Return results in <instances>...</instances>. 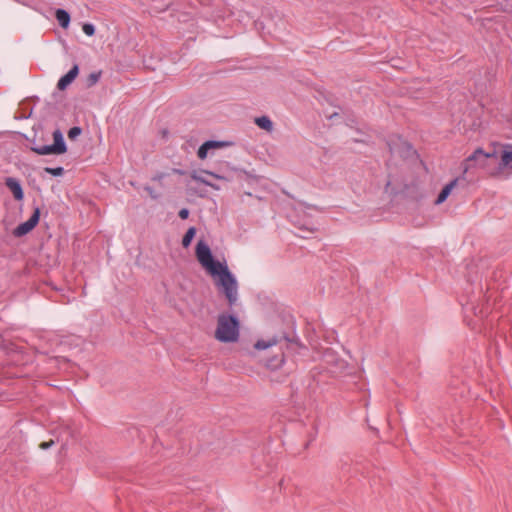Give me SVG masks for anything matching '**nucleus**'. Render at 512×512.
Segmentation results:
<instances>
[{"label": "nucleus", "instance_id": "obj_1", "mask_svg": "<svg viewBox=\"0 0 512 512\" xmlns=\"http://www.w3.org/2000/svg\"><path fill=\"white\" fill-rule=\"evenodd\" d=\"M195 255L200 265L214 279L225 295L230 307L236 305L238 301V283L236 277L229 270L226 261L214 259L209 245L199 240L196 245Z\"/></svg>", "mask_w": 512, "mask_h": 512}, {"label": "nucleus", "instance_id": "obj_2", "mask_svg": "<svg viewBox=\"0 0 512 512\" xmlns=\"http://www.w3.org/2000/svg\"><path fill=\"white\" fill-rule=\"evenodd\" d=\"M240 323L235 315L220 314L217 320L215 338L223 343L236 342L239 338Z\"/></svg>", "mask_w": 512, "mask_h": 512}, {"label": "nucleus", "instance_id": "obj_3", "mask_svg": "<svg viewBox=\"0 0 512 512\" xmlns=\"http://www.w3.org/2000/svg\"><path fill=\"white\" fill-rule=\"evenodd\" d=\"M54 143L51 145L33 146L31 150L38 155L63 154L67 151V146L63 134L59 129L53 132Z\"/></svg>", "mask_w": 512, "mask_h": 512}, {"label": "nucleus", "instance_id": "obj_4", "mask_svg": "<svg viewBox=\"0 0 512 512\" xmlns=\"http://www.w3.org/2000/svg\"><path fill=\"white\" fill-rule=\"evenodd\" d=\"M39 219H40V209L39 208H35L34 212L30 216V218L27 221L19 224L14 229V231H13L14 236L22 237V236L28 234L38 224Z\"/></svg>", "mask_w": 512, "mask_h": 512}, {"label": "nucleus", "instance_id": "obj_5", "mask_svg": "<svg viewBox=\"0 0 512 512\" xmlns=\"http://www.w3.org/2000/svg\"><path fill=\"white\" fill-rule=\"evenodd\" d=\"M489 158H497V151L493 149L492 151H484L482 148H477L470 156H468L465 160L464 173H466L469 169L467 163L471 161H479L480 159H489Z\"/></svg>", "mask_w": 512, "mask_h": 512}, {"label": "nucleus", "instance_id": "obj_6", "mask_svg": "<svg viewBox=\"0 0 512 512\" xmlns=\"http://www.w3.org/2000/svg\"><path fill=\"white\" fill-rule=\"evenodd\" d=\"M78 74L79 66L78 64H74L72 68L58 80L57 88L59 90H65L76 79Z\"/></svg>", "mask_w": 512, "mask_h": 512}, {"label": "nucleus", "instance_id": "obj_7", "mask_svg": "<svg viewBox=\"0 0 512 512\" xmlns=\"http://www.w3.org/2000/svg\"><path fill=\"white\" fill-rule=\"evenodd\" d=\"M458 182V178L453 179L448 184H446L441 192L438 194L437 199L435 200V204L439 205L446 201V199L451 194L452 190L456 187Z\"/></svg>", "mask_w": 512, "mask_h": 512}, {"label": "nucleus", "instance_id": "obj_8", "mask_svg": "<svg viewBox=\"0 0 512 512\" xmlns=\"http://www.w3.org/2000/svg\"><path fill=\"white\" fill-rule=\"evenodd\" d=\"M502 148L500 166L512 169V144H504Z\"/></svg>", "mask_w": 512, "mask_h": 512}, {"label": "nucleus", "instance_id": "obj_9", "mask_svg": "<svg viewBox=\"0 0 512 512\" xmlns=\"http://www.w3.org/2000/svg\"><path fill=\"white\" fill-rule=\"evenodd\" d=\"M6 185L9 187L16 200H22L24 197L23 189L19 181L14 178H7Z\"/></svg>", "mask_w": 512, "mask_h": 512}, {"label": "nucleus", "instance_id": "obj_10", "mask_svg": "<svg viewBox=\"0 0 512 512\" xmlns=\"http://www.w3.org/2000/svg\"><path fill=\"white\" fill-rule=\"evenodd\" d=\"M56 19L62 28H67L70 24V14L64 9H57L55 13Z\"/></svg>", "mask_w": 512, "mask_h": 512}, {"label": "nucleus", "instance_id": "obj_11", "mask_svg": "<svg viewBox=\"0 0 512 512\" xmlns=\"http://www.w3.org/2000/svg\"><path fill=\"white\" fill-rule=\"evenodd\" d=\"M255 123L259 128L267 132H271L273 130V122L268 116L257 117L255 119Z\"/></svg>", "mask_w": 512, "mask_h": 512}, {"label": "nucleus", "instance_id": "obj_12", "mask_svg": "<svg viewBox=\"0 0 512 512\" xmlns=\"http://www.w3.org/2000/svg\"><path fill=\"white\" fill-rule=\"evenodd\" d=\"M196 234V228L190 227L182 238V245L184 248H188Z\"/></svg>", "mask_w": 512, "mask_h": 512}, {"label": "nucleus", "instance_id": "obj_13", "mask_svg": "<svg viewBox=\"0 0 512 512\" xmlns=\"http://www.w3.org/2000/svg\"><path fill=\"white\" fill-rule=\"evenodd\" d=\"M278 343V340L277 338H272L270 340H258L254 347L257 349V350H264V349H267L269 347H272L274 345H276Z\"/></svg>", "mask_w": 512, "mask_h": 512}, {"label": "nucleus", "instance_id": "obj_14", "mask_svg": "<svg viewBox=\"0 0 512 512\" xmlns=\"http://www.w3.org/2000/svg\"><path fill=\"white\" fill-rule=\"evenodd\" d=\"M101 75H102V72L100 70L91 72L86 78V86L88 88H90V87H93L94 85H96L98 83V81L100 80Z\"/></svg>", "mask_w": 512, "mask_h": 512}, {"label": "nucleus", "instance_id": "obj_15", "mask_svg": "<svg viewBox=\"0 0 512 512\" xmlns=\"http://www.w3.org/2000/svg\"><path fill=\"white\" fill-rule=\"evenodd\" d=\"M284 356L280 354L267 361V366L272 369L281 367L284 364Z\"/></svg>", "mask_w": 512, "mask_h": 512}, {"label": "nucleus", "instance_id": "obj_16", "mask_svg": "<svg viewBox=\"0 0 512 512\" xmlns=\"http://www.w3.org/2000/svg\"><path fill=\"white\" fill-rule=\"evenodd\" d=\"M470 309L473 311L474 315L479 317L480 319L487 317L489 314L488 306H484V305H482L481 307L471 306Z\"/></svg>", "mask_w": 512, "mask_h": 512}, {"label": "nucleus", "instance_id": "obj_17", "mask_svg": "<svg viewBox=\"0 0 512 512\" xmlns=\"http://www.w3.org/2000/svg\"><path fill=\"white\" fill-rule=\"evenodd\" d=\"M191 178L193 180L197 181V182H200V183L206 185V186H210V187H212L214 189H217V190L219 189V187L217 185H215L214 183H211L208 180H206L205 178L197 175L196 172L192 173Z\"/></svg>", "mask_w": 512, "mask_h": 512}, {"label": "nucleus", "instance_id": "obj_18", "mask_svg": "<svg viewBox=\"0 0 512 512\" xmlns=\"http://www.w3.org/2000/svg\"><path fill=\"white\" fill-rule=\"evenodd\" d=\"M45 172L52 175V176H62L64 174V168L63 167H46Z\"/></svg>", "mask_w": 512, "mask_h": 512}, {"label": "nucleus", "instance_id": "obj_19", "mask_svg": "<svg viewBox=\"0 0 512 512\" xmlns=\"http://www.w3.org/2000/svg\"><path fill=\"white\" fill-rule=\"evenodd\" d=\"M209 148L204 142L197 151V156L199 159L204 160L208 155Z\"/></svg>", "mask_w": 512, "mask_h": 512}, {"label": "nucleus", "instance_id": "obj_20", "mask_svg": "<svg viewBox=\"0 0 512 512\" xmlns=\"http://www.w3.org/2000/svg\"><path fill=\"white\" fill-rule=\"evenodd\" d=\"M208 146L209 150L211 149H217L225 146V142L223 141H216V140H208L205 142Z\"/></svg>", "mask_w": 512, "mask_h": 512}, {"label": "nucleus", "instance_id": "obj_21", "mask_svg": "<svg viewBox=\"0 0 512 512\" xmlns=\"http://www.w3.org/2000/svg\"><path fill=\"white\" fill-rule=\"evenodd\" d=\"M82 133V129L81 127L79 126H74L72 128H70V130L68 131V137L70 139H75L77 138L79 135H81Z\"/></svg>", "mask_w": 512, "mask_h": 512}, {"label": "nucleus", "instance_id": "obj_22", "mask_svg": "<svg viewBox=\"0 0 512 512\" xmlns=\"http://www.w3.org/2000/svg\"><path fill=\"white\" fill-rule=\"evenodd\" d=\"M82 30L87 36H93L95 34V27L91 23H85Z\"/></svg>", "mask_w": 512, "mask_h": 512}, {"label": "nucleus", "instance_id": "obj_23", "mask_svg": "<svg viewBox=\"0 0 512 512\" xmlns=\"http://www.w3.org/2000/svg\"><path fill=\"white\" fill-rule=\"evenodd\" d=\"M202 172L207 174V175L212 176L213 178L219 179V180H226V181L228 180L225 176L219 175L217 173H214V172H211V171H208V170H203Z\"/></svg>", "mask_w": 512, "mask_h": 512}, {"label": "nucleus", "instance_id": "obj_24", "mask_svg": "<svg viewBox=\"0 0 512 512\" xmlns=\"http://www.w3.org/2000/svg\"><path fill=\"white\" fill-rule=\"evenodd\" d=\"M166 176L167 174L158 172L152 177V180L155 182H161Z\"/></svg>", "mask_w": 512, "mask_h": 512}, {"label": "nucleus", "instance_id": "obj_25", "mask_svg": "<svg viewBox=\"0 0 512 512\" xmlns=\"http://www.w3.org/2000/svg\"><path fill=\"white\" fill-rule=\"evenodd\" d=\"M54 444H55V442L53 440L42 442L40 444V448L43 449V450H47L50 447H52Z\"/></svg>", "mask_w": 512, "mask_h": 512}, {"label": "nucleus", "instance_id": "obj_26", "mask_svg": "<svg viewBox=\"0 0 512 512\" xmlns=\"http://www.w3.org/2000/svg\"><path fill=\"white\" fill-rule=\"evenodd\" d=\"M144 189H145V191H147L149 193V195L153 199H157L159 197V195L154 191V189L152 187L146 186Z\"/></svg>", "mask_w": 512, "mask_h": 512}, {"label": "nucleus", "instance_id": "obj_27", "mask_svg": "<svg viewBox=\"0 0 512 512\" xmlns=\"http://www.w3.org/2000/svg\"><path fill=\"white\" fill-rule=\"evenodd\" d=\"M189 216V210L187 208H182L180 211H179V217L181 219H187Z\"/></svg>", "mask_w": 512, "mask_h": 512}]
</instances>
